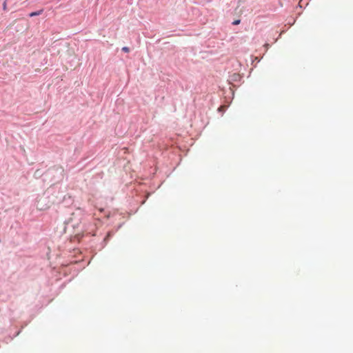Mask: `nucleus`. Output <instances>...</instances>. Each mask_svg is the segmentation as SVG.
Here are the masks:
<instances>
[{"instance_id":"2","label":"nucleus","mask_w":353,"mask_h":353,"mask_svg":"<svg viewBox=\"0 0 353 353\" xmlns=\"http://www.w3.org/2000/svg\"><path fill=\"white\" fill-rule=\"evenodd\" d=\"M122 51H123L124 52H130V49L128 47H123L122 48Z\"/></svg>"},{"instance_id":"4","label":"nucleus","mask_w":353,"mask_h":353,"mask_svg":"<svg viewBox=\"0 0 353 353\" xmlns=\"http://www.w3.org/2000/svg\"><path fill=\"white\" fill-rule=\"evenodd\" d=\"M6 3H5L4 5H3L4 9L6 8Z\"/></svg>"},{"instance_id":"1","label":"nucleus","mask_w":353,"mask_h":353,"mask_svg":"<svg viewBox=\"0 0 353 353\" xmlns=\"http://www.w3.org/2000/svg\"><path fill=\"white\" fill-rule=\"evenodd\" d=\"M42 12H43V10H40L39 11L30 13L29 16L30 17H34V16H38V15H40Z\"/></svg>"},{"instance_id":"3","label":"nucleus","mask_w":353,"mask_h":353,"mask_svg":"<svg viewBox=\"0 0 353 353\" xmlns=\"http://www.w3.org/2000/svg\"><path fill=\"white\" fill-rule=\"evenodd\" d=\"M240 23V20H235L234 21H233L232 24L233 25H238Z\"/></svg>"}]
</instances>
